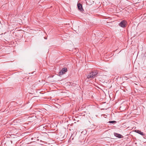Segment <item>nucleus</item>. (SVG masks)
I'll return each instance as SVG.
<instances>
[{
	"mask_svg": "<svg viewBox=\"0 0 146 146\" xmlns=\"http://www.w3.org/2000/svg\"><path fill=\"white\" fill-rule=\"evenodd\" d=\"M67 69L66 68H63L59 73V75L60 76L63 75L67 71Z\"/></svg>",
	"mask_w": 146,
	"mask_h": 146,
	"instance_id": "2",
	"label": "nucleus"
},
{
	"mask_svg": "<svg viewBox=\"0 0 146 146\" xmlns=\"http://www.w3.org/2000/svg\"><path fill=\"white\" fill-rule=\"evenodd\" d=\"M73 137H72V135L70 138V140H73Z\"/></svg>",
	"mask_w": 146,
	"mask_h": 146,
	"instance_id": "8",
	"label": "nucleus"
},
{
	"mask_svg": "<svg viewBox=\"0 0 146 146\" xmlns=\"http://www.w3.org/2000/svg\"><path fill=\"white\" fill-rule=\"evenodd\" d=\"M114 135L116 137H118L119 138H122L123 137L121 134L118 133H114Z\"/></svg>",
	"mask_w": 146,
	"mask_h": 146,
	"instance_id": "5",
	"label": "nucleus"
},
{
	"mask_svg": "<svg viewBox=\"0 0 146 146\" xmlns=\"http://www.w3.org/2000/svg\"><path fill=\"white\" fill-rule=\"evenodd\" d=\"M121 89H122V88H121Z\"/></svg>",
	"mask_w": 146,
	"mask_h": 146,
	"instance_id": "10",
	"label": "nucleus"
},
{
	"mask_svg": "<svg viewBox=\"0 0 146 146\" xmlns=\"http://www.w3.org/2000/svg\"><path fill=\"white\" fill-rule=\"evenodd\" d=\"M136 132L142 136H143L144 135V134L143 132L141 131H140L137 130V131H136Z\"/></svg>",
	"mask_w": 146,
	"mask_h": 146,
	"instance_id": "6",
	"label": "nucleus"
},
{
	"mask_svg": "<svg viewBox=\"0 0 146 146\" xmlns=\"http://www.w3.org/2000/svg\"><path fill=\"white\" fill-rule=\"evenodd\" d=\"M77 7L78 9L81 12H83L84 9L82 8V5L80 3H78L77 4Z\"/></svg>",
	"mask_w": 146,
	"mask_h": 146,
	"instance_id": "4",
	"label": "nucleus"
},
{
	"mask_svg": "<svg viewBox=\"0 0 146 146\" xmlns=\"http://www.w3.org/2000/svg\"><path fill=\"white\" fill-rule=\"evenodd\" d=\"M121 89H122V88H121Z\"/></svg>",
	"mask_w": 146,
	"mask_h": 146,
	"instance_id": "9",
	"label": "nucleus"
},
{
	"mask_svg": "<svg viewBox=\"0 0 146 146\" xmlns=\"http://www.w3.org/2000/svg\"><path fill=\"white\" fill-rule=\"evenodd\" d=\"M126 22L124 20L122 21L119 24V25L121 27L124 28L125 27Z\"/></svg>",
	"mask_w": 146,
	"mask_h": 146,
	"instance_id": "3",
	"label": "nucleus"
},
{
	"mask_svg": "<svg viewBox=\"0 0 146 146\" xmlns=\"http://www.w3.org/2000/svg\"><path fill=\"white\" fill-rule=\"evenodd\" d=\"M108 123H110L114 124L116 123V121H109L108 122Z\"/></svg>",
	"mask_w": 146,
	"mask_h": 146,
	"instance_id": "7",
	"label": "nucleus"
},
{
	"mask_svg": "<svg viewBox=\"0 0 146 146\" xmlns=\"http://www.w3.org/2000/svg\"><path fill=\"white\" fill-rule=\"evenodd\" d=\"M97 74L98 72L96 71H92L88 74L87 78L88 79L93 78L96 77Z\"/></svg>",
	"mask_w": 146,
	"mask_h": 146,
	"instance_id": "1",
	"label": "nucleus"
}]
</instances>
